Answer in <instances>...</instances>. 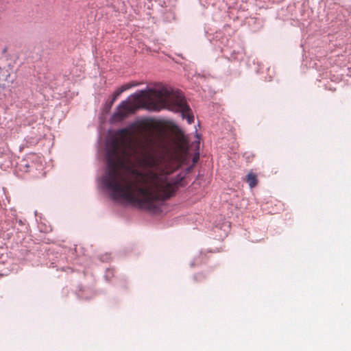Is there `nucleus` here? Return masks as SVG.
Masks as SVG:
<instances>
[{
  "label": "nucleus",
  "mask_w": 351,
  "mask_h": 351,
  "mask_svg": "<svg viewBox=\"0 0 351 351\" xmlns=\"http://www.w3.org/2000/svg\"><path fill=\"white\" fill-rule=\"evenodd\" d=\"M247 182L252 189L257 184V179L255 174L250 173L247 175Z\"/></svg>",
  "instance_id": "obj_9"
},
{
  "label": "nucleus",
  "mask_w": 351,
  "mask_h": 351,
  "mask_svg": "<svg viewBox=\"0 0 351 351\" xmlns=\"http://www.w3.org/2000/svg\"><path fill=\"white\" fill-rule=\"evenodd\" d=\"M243 52H239V51L235 52L234 51H233L229 58V60L230 61L240 62L243 60Z\"/></svg>",
  "instance_id": "obj_10"
},
{
  "label": "nucleus",
  "mask_w": 351,
  "mask_h": 351,
  "mask_svg": "<svg viewBox=\"0 0 351 351\" xmlns=\"http://www.w3.org/2000/svg\"><path fill=\"white\" fill-rule=\"evenodd\" d=\"M199 160V154H196L193 158V162L194 163L197 162V161Z\"/></svg>",
  "instance_id": "obj_13"
},
{
  "label": "nucleus",
  "mask_w": 351,
  "mask_h": 351,
  "mask_svg": "<svg viewBox=\"0 0 351 351\" xmlns=\"http://www.w3.org/2000/svg\"><path fill=\"white\" fill-rule=\"evenodd\" d=\"M192 167H193L192 166L187 167V168L186 169V171H191V169H192Z\"/></svg>",
  "instance_id": "obj_14"
},
{
  "label": "nucleus",
  "mask_w": 351,
  "mask_h": 351,
  "mask_svg": "<svg viewBox=\"0 0 351 351\" xmlns=\"http://www.w3.org/2000/svg\"><path fill=\"white\" fill-rule=\"evenodd\" d=\"M198 276H201V274L195 275V276H194V278H195V279H196V278H197V277Z\"/></svg>",
  "instance_id": "obj_15"
},
{
  "label": "nucleus",
  "mask_w": 351,
  "mask_h": 351,
  "mask_svg": "<svg viewBox=\"0 0 351 351\" xmlns=\"http://www.w3.org/2000/svg\"><path fill=\"white\" fill-rule=\"evenodd\" d=\"M35 156L34 154L29 155L27 156V158L23 159L21 161V162L19 164V168L21 171H29L30 165L29 164V160H32V158H34Z\"/></svg>",
  "instance_id": "obj_7"
},
{
  "label": "nucleus",
  "mask_w": 351,
  "mask_h": 351,
  "mask_svg": "<svg viewBox=\"0 0 351 351\" xmlns=\"http://www.w3.org/2000/svg\"><path fill=\"white\" fill-rule=\"evenodd\" d=\"M199 258H195L194 260L191 263L190 265L191 267H193L195 265H197L199 263Z\"/></svg>",
  "instance_id": "obj_12"
},
{
  "label": "nucleus",
  "mask_w": 351,
  "mask_h": 351,
  "mask_svg": "<svg viewBox=\"0 0 351 351\" xmlns=\"http://www.w3.org/2000/svg\"><path fill=\"white\" fill-rule=\"evenodd\" d=\"M165 6L161 5V9L160 10L161 14H166V16L164 18V20L166 21H170L171 19H174L173 12L172 11L171 7L167 6L166 3L165 2Z\"/></svg>",
  "instance_id": "obj_6"
},
{
  "label": "nucleus",
  "mask_w": 351,
  "mask_h": 351,
  "mask_svg": "<svg viewBox=\"0 0 351 351\" xmlns=\"http://www.w3.org/2000/svg\"><path fill=\"white\" fill-rule=\"evenodd\" d=\"M121 94L117 90L113 93L112 97L108 100L105 104L104 109L106 112H108L111 109L114 101Z\"/></svg>",
  "instance_id": "obj_8"
},
{
  "label": "nucleus",
  "mask_w": 351,
  "mask_h": 351,
  "mask_svg": "<svg viewBox=\"0 0 351 351\" xmlns=\"http://www.w3.org/2000/svg\"><path fill=\"white\" fill-rule=\"evenodd\" d=\"M106 154L102 183L113 199L145 210L154 208V173H142L137 165L154 163V118L143 119L117 132Z\"/></svg>",
  "instance_id": "obj_1"
},
{
  "label": "nucleus",
  "mask_w": 351,
  "mask_h": 351,
  "mask_svg": "<svg viewBox=\"0 0 351 351\" xmlns=\"http://www.w3.org/2000/svg\"><path fill=\"white\" fill-rule=\"evenodd\" d=\"M161 110L180 114L189 124L194 122L193 110L184 93L170 85L155 82V112Z\"/></svg>",
  "instance_id": "obj_3"
},
{
  "label": "nucleus",
  "mask_w": 351,
  "mask_h": 351,
  "mask_svg": "<svg viewBox=\"0 0 351 351\" xmlns=\"http://www.w3.org/2000/svg\"><path fill=\"white\" fill-rule=\"evenodd\" d=\"M246 23L253 32L258 31L262 27V21L256 17L247 19Z\"/></svg>",
  "instance_id": "obj_5"
},
{
  "label": "nucleus",
  "mask_w": 351,
  "mask_h": 351,
  "mask_svg": "<svg viewBox=\"0 0 351 351\" xmlns=\"http://www.w3.org/2000/svg\"><path fill=\"white\" fill-rule=\"evenodd\" d=\"M132 87V85L130 84H126L123 85L121 87L119 88L117 90L121 94L123 91L130 88Z\"/></svg>",
  "instance_id": "obj_11"
},
{
  "label": "nucleus",
  "mask_w": 351,
  "mask_h": 351,
  "mask_svg": "<svg viewBox=\"0 0 351 351\" xmlns=\"http://www.w3.org/2000/svg\"><path fill=\"white\" fill-rule=\"evenodd\" d=\"M175 132L182 131L172 120L155 117V215L162 211L157 204L172 197L184 178V175L180 173L161 184L158 182L157 171L162 162L167 173L173 172L180 166V145L174 137Z\"/></svg>",
  "instance_id": "obj_2"
},
{
  "label": "nucleus",
  "mask_w": 351,
  "mask_h": 351,
  "mask_svg": "<svg viewBox=\"0 0 351 351\" xmlns=\"http://www.w3.org/2000/svg\"><path fill=\"white\" fill-rule=\"evenodd\" d=\"M131 97V101L124 100L117 106L112 117L114 121H122L139 108H154V89H149L148 91L141 90L132 95Z\"/></svg>",
  "instance_id": "obj_4"
}]
</instances>
